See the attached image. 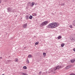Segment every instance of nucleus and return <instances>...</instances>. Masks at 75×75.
Here are the masks:
<instances>
[{"instance_id": "ddd939ff", "label": "nucleus", "mask_w": 75, "mask_h": 75, "mask_svg": "<svg viewBox=\"0 0 75 75\" xmlns=\"http://www.w3.org/2000/svg\"><path fill=\"white\" fill-rule=\"evenodd\" d=\"M23 75H28V74L25 73H22Z\"/></svg>"}, {"instance_id": "393cba45", "label": "nucleus", "mask_w": 75, "mask_h": 75, "mask_svg": "<svg viewBox=\"0 0 75 75\" xmlns=\"http://www.w3.org/2000/svg\"><path fill=\"white\" fill-rule=\"evenodd\" d=\"M72 25H73L74 26H75V24H74V23H72Z\"/></svg>"}, {"instance_id": "cd10ccee", "label": "nucleus", "mask_w": 75, "mask_h": 75, "mask_svg": "<svg viewBox=\"0 0 75 75\" xmlns=\"http://www.w3.org/2000/svg\"><path fill=\"white\" fill-rule=\"evenodd\" d=\"M73 51L75 52V48H74L73 49Z\"/></svg>"}, {"instance_id": "c756f323", "label": "nucleus", "mask_w": 75, "mask_h": 75, "mask_svg": "<svg viewBox=\"0 0 75 75\" xmlns=\"http://www.w3.org/2000/svg\"><path fill=\"white\" fill-rule=\"evenodd\" d=\"M2 75H4V74H2Z\"/></svg>"}, {"instance_id": "bb28decb", "label": "nucleus", "mask_w": 75, "mask_h": 75, "mask_svg": "<svg viewBox=\"0 0 75 75\" xmlns=\"http://www.w3.org/2000/svg\"><path fill=\"white\" fill-rule=\"evenodd\" d=\"M1 3V0H0V4Z\"/></svg>"}, {"instance_id": "f03ea898", "label": "nucleus", "mask_w": 75, "mask_h": 75, "mask_svg": "<svg viewBox=\"0 0 75 75\" xmlns=\"http://www.w3.org/2000/svg\"><path fill=\"white\" fill-rule=\"evenodd\" d=\"M61 68V66H57L55 68H54L53 70H52L51 71L52 72H54L55 71H56L57 69H59Z\"/></svg>"}, {"instance_id": "0eeeda50", "label": "nucleus", "mask_w": 75, "mask_h": 75, "mask_svg": "<svg viewBox=\"0 0 75 75\" xmlns=\"http://www.w3.org/2000/svg\"><path fill=\"white\" fill-rule=\"evenodd\" d=\"M29 3L30 4L31 6H32V7H33V6H34V2H32L31 3H30V2H29Z\"/></svg>"}, {"instance_id": "f3484780", "label": "nucleus", "mask_w": 75, "mask_h": 75, "mask_svg": "<svg viewBox=\"0 0 75 75\" xmlns=\"http://www.w3.org/2000/svg\"><path fill=\"white\" fill-rule=\"evenodd\" d=\"M64 45H65V44H61V46L62 47H64Z\"/></svg>"}, {"instance_id": "dca6fc26", "label": "nucleus", "mask_w": 75, "mask_h": 75, "mask_svg": "<svg viewBox=\"0 0 75 75\" xmlns=\"http://www.w3.org/2000/svg\"><path fill=\"white\" fill-rule=\"evenodd\" d=\"M15 61L16 62H18V59H16Z\"/></svg>"}, {"instance_id": "f8f14e48", "label": "nucleus", "mask_w": 75, "mask_h": 75, "mask_svg": "<svg viewBox=\"0 0 75 75\" xmlns=\"http://www.w3.org/2000/svg\"><path fill=\"white\" fill-rule=\"evenodd\" d=\"M33 16H36L37 15V14H36V13H33Z\"/></svg>"}, {"instance_id": "423d86ee", "label": "nucleus", "mask_w": 75, "mask_h": 75, "mask_svg": "<svg viewBox=\"0 0 75 75\" xmlns=\"http://www.w3.org/2000/svg\"><path fill=\"white\" fill-rule=\"evenodd\" d=\"M70 40H71V41H75V38H74L71 37L70 38Z\"/></svg>"}, {"instance_id": "6e6552de", "label": "nucleus", "mask_w": 75, "mask_h": 75, "mask_svg": "<svg viewBox=\"0 0 75 75\" xmlns=\"http://www.w3.org/2000/svg\"><path fill=\"white\" fill-rule=\"evenodd\" d=\"M71 68V66H67L65 68L66 69H69Z\"/></svg>"}, {"instance_id": "7ed1b4c3", "label": "nucleus", "mask_w": 75, "mask_h": 75, "mask_svg": "<svg viewBox=\"0 0 75 75\" xmlns=\"http://www.w3.org/2000/svg\"><path fill=\"white\" fill-rule=\"evenodd\" d=\"M12 8L11 7H8L7 8V12L8 13H14V9L12 10Z\"/></svg>"}, {"instance_id": "b1692460", "label": "nucleus", "mask_w": 75, "mask_h": 75, "mask_svg": "<svg viewBox=\"0 0 75 75\" xmlns=\"http://www.w3.org/2000/svg\"><path fill=\"white\" fill-rule=\"evenodd\" d=\"M26 62L27 63H29V61L28 60V59L27 60Z\"/></svg>"}, {"instance_id": "f257e3e1", "label": "nucleus", "mask_w": 75, "mask_h": 75, "mask_svg": "<svg viewBox=\"0 0 75 75\" xmlns=\"http://www.w3.org/2000/svg\"><path fill=\"white\" fill-rule=\"evenodd\" d=\"M59 24L57 23H50L47 26L48 28H55L57 27H58Z\"/></svg>"}, {"instance_id": "a211bd4d", "label": "nucleus", "mask_w": 75, "mask_h": 75, "mask_svg": "<svg viewBox=\"0 0 75 75\" xmlns=\"http://www.w3.org/2000/svg\"><path fill=\"white\" fill-rule=\"evenodd\" d=\"M23 69H27V67L26 66H24L23 67Z\"/></svg>"}, {"instance_id": "20e7f679", "label": "nucleus", "mask_w": 75, "mask_h": 75, "mask_svg": "<svg viewBox=\"0 0 75 75\" xmlns=\"http://www.w3.org/2000/svg\"><path fill=\"white\" fill-rule=\"evenodd\" d=\"M48 21H45L42 22L40 25L41 27H43V26L46 25L47 24H48Z\"/></svg>"}, {"instance_id": "1a4fd4ad", "label": "nucleus", "mask_w": 75, "mask_h": 75, "mask_svg": "<svg viewBox=\"0 0 75 75\" xmlns=\"http://www.w3.org/2000/svg\"><path fill=\"white\" fill-rule=\"evenodd\" d=\"M25 18H26V20H28L29 19V16H25Z\"/></svg>"}, {"instance_id": "aec40b11", "label": "nucleus", "mask_w": 75, "mask_h": 75, "mask_svg": "<svg viewBox=\"0 0 75 75\" xmlns=\"http://www.w3.org/2000/svg\"><path fill=\"white\" fill-rule=\"evenodd\" d=\"M43 55H44V56H46V53H43Z\"/></svg>"}, {"instance_id": "c85d7f7f", "label": "nucleus", "mask_w": 75, "mask_h": 75, "mask_svg": "<svg viewBox=\"0 0 75 75\" xmlns=\"http://www.w3.org/2000/svg\"><path fill=\"white\" fill-rule=\"evenodd\" d=\"M0 59H2V57H0Z\"/></svg>"}, {"instance_id": "9d476101", "label": "nucleus", "mask_w": 75, "mask_h": 75, "mask_svg": "<svg viewBox=\"0 0 75 75\" xmlns=\"http://www.w3.org/2000/svg\"><path fill=\"white\" fill-rule=\"evenodd\" d=\"M75 59L73 60H71V63H74V62H75Z\"/></svg>"}, {"instance_id": "39448f33", "label": "nucleus", "mask_w": 75, "mask_h": 75, "mask_svg": "<svg viewBox=\"0 0 75 75\" xmlns=\"http://www.w3.org/2000/svg\"><path fill=\"white\" fill-rule=\"evenodd\" d=\"M27 23L23 24V27L24 28H27Z\"/></svg>"}, {"instance_id": "2eb2a0df", "label": "nucleus", "mask_w": 75, "mask_h": 75, "mask_svg": "<svg viewBox=\"0 0 75 75\" xmlns=\"http://www.w3.org/2000/svg\"><path fill=\"white\" fill-rule=\"evenodd\" d=\"M29 19H32L33 18V16H30L29 17Z\"/></svg>"}, {"instance_id": "4be33fe9", "label": "nucleus", "mask_w": 75, "mask_h": 75, "mask_svg": "<svg viewBox=\"0 0 75 75\" xmlns=\"http://www.w3.org/2000/svg\"><path fill=\"white\" fill-rule=\"evenodd\" d=\"M65 4H61V6H64Z\"/></svg>"}, {"instance_id": "a878e982", "label": "nucleus", "mask_w": 75, "mask_h": 75, "mask_svg": "<svg viewBox=\"0 0 75 75\" xmlns=\"http://www.w3.org/2000/svg\"><path fill=\"white\" fill-rule=\"evenodd\" d=\"M41 71H40L39 72V74H41Z\"/></svg>"}, {"instance_id": "5701e85b", "label": "nucleus", "mask_w": 75, "mask_h": 75, "mask_svg": "<svg viewBox=\"0 0 75 75\" xmlns=\"http://www.w3.org/2000/svg\"><path fill=\"white\" fill-rule=\"evenodd\" d=\"M38 42H36L35 43V45H38Z\"/></svg>"}, {"instance_id": "9b49d317", "label": "nucleus", "mask_w": 75, "mask_h": 75, "mask_svg": "<svg viewBox=\"0 0 75 75\" xmlns=\"http://www.w3.org/2000/svg\"><path fill=\"white\" fill-rule=\"evenodd\" d=\"M62 38L61 37V36H59L57 37V38L58 40H59V39H60Z\"/></svg>"}, {"instance_id": "6ab92c4d", "label": "nucleus", "mask_w": 75, "mask_h": 75, "mask_svg": "<svg viewBox=\"0 0 75 75\" xmlns=\"http://www.w3.org/2000/svg\"><path fill=\"white\" fill-rule=\"evenodd\" d=\"M31 57H32V56L31 55H29L28 56V58H31Z\"/></svg>"}, {"instance_id": "4468645a", "label": "nucleus", "mask_w": 75, "mask_h": 75, "mask_svg": "<svg viewBox=\"0 0 75 75\" xmlns=\"http://www.w3.org/2000/svg\"><path fill=\"white\" fill-rule=\"evenodd\" d=\"M69 27L71 28H73V27H72V25H69Z\"/></svg>"}, {"instance_id": "412c9836", "label": "nucleus", "mask_w": 75, "mask_h": 75, "mask_svg": "<svg viewBox=\"0 0 75 75\" xmlns=\"http://www.w3.org/2000/svg\"><path fill=\"white\" fill-rule=\"evenodd\" d=\"M7 61L8 62H11V60H7Z\"/></svg>"}]
</instances>
